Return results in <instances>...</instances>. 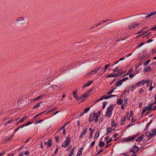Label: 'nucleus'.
Segmentation results:
<instances>
[{
  "instance_id": "obj_33",
  "label": "nucleus",
  "mask_w": 156,
  "mask_h": 156,
  "mask_svg": "<svg viewBox=\"0 0 156 156\" xmlns=\"http://www.w3.org/2000/svg\"><path fill=\"white\" fill-rule=\"evenodd\" d=\"M150 60H148L146 61L144 64V66H146L150 62Z\"/></svg>"
},
{
  "instance_id": "obj_5",
  "label": "nucleus",
  "mask_w": 156,
  "mask_h": 156,
  "mask_svg": "<svg viewBox=\"0 0 156 156\" xmlns=\"http://www.w3.org/2000/svg\"><path fill=\"white\" fill-rule=\"evenodd\" d=\"M156 133V129H152L151 132H147L146 133V136H153Z\"/></svg>"
},
{
  "instance_id": "obj_55",
  "label": "nucleus",
  "mask_w": 156,
  "mask_h": 156,
  "mask_svg": "<svg viewBox=\"0 0 156 156\" xmlns=\"http://www.w3.org/2000/svg\"><path fill=\"white\" fill-rule=\"evenodd\" d=\"M155 14H156V12H152L151 14H149L150 15H151V16H152L153 15H155Z\"/></svg>"
},
{
  "instance_id": "obj_21",
  "label": "nucleus",
  "mask_w": 156,
  "mask_h": 156,
  "mask_svg": "<svg viewBox=\"0 0 156 156\" xmlns=\"http://www.w3.org/2000/svg\"><path fill=\"white\" fill-rule=\"evenodd\" d=\"M83 149V147H81L78 151L77 154L80 155L82 153Z\"/></svg>"
},
{
  "instance_id": "obj_40",
  "label": "nucleus",
  "mask_w": 156,
  "mask_h": 156,
  "mask_svg": "<svg viewBox=\"0 0 156 156\" xmlns=\"http://www.w3.org/2000/svg\"><path fill=\"white\" fill-rule=\"evenodd\" d=\"M39 107V103H37V105L34 106L33 108L34 109H35L36 108Z\"/></svg>"
},
{
  "instance_id": "obj_43",
  "label": "nucleus",
  "mask_w": 156,
  "mask_h": 156,
  "mask_svg": "<svg viewBox=\"0 0 156 156\" xmlns=\"http://www.w3.org/2000/svg\"><path fill=\"white\" fill-rule=\"evenodd\" d=\"M134 25L135 26V27H136L137 26H140L141 24H140V23H134Z\"/></svg>"
},
{
  "instance_id": "obj_7",
  "label": "nucleus",
  "mask_w": 156,
  "mask_h": 156,
  "mask_svg": "<svg viewBox=\"0 0 156 156\" xmlns=\"http://www.w3.org/2000/svg\"><path fill=\"white\" fill-rule=\"evenodd\" d=\"M138 150L139 147L135 145L130 151V152L133 153H135L138 151Z\"/></svg>"
},
{
  "instance_id": "obj_35",
  "label": "nucleus",
  "mask_w": 156,
  "mask_h": 156,
  "mask_svg": "<svg viewBox=\"0 0 156 156\" xmlns=\"http://www.w3.org/2000/svg\"><path fill=\"white\" fill-rule=\"evenodd\" d=\"M135 25H134V24H133V25H130L129 27V28L130 29H131L133 28H136L135 26Z\"/></svg>"
},
{
  "instance_id": "obj_2",
  "label": "nucleus",
  "mask_w": 156,
  "mask_h": 156,
  "mask_svg": "<svg viewBox=\"0 0 156 156\" xmlns=\"http://www.w3.org/2000/svg\"><path fill=\"white\" fill-rule=\"evenodd\" d=\"M101 68V66L99 67L98 68H96L93 69V70H92L91 71L87 73V75L92 76L93 75H94V73H95L98 72L100 70V69Z\"/></svg>"
},
{
  "instance_id": "obj_19",
  "label": "nucleus",
  "mask_w": 156,
  "mask_h": 156,
  "mask_svg": "<svg viewBox=\"0 0 156 156\" xmlns=\"http://www.w3.org/2000/svg\"><path fill=\"white\" fill-rule=\"evenodd\" d=\"M16 20L17 21H23L24 20V17H20L18 18Z\"/></svg>"
},
{
  "instance_id": "obj_30",
  "label": "nucleus",
  "mask_w": 156,
  "mask_h": 156,
  "mask_svg": "<svg viewBox=\"0 0 156 156\" xmlns=\"http://www.w3.org/2000/svg\"><path fill=\"white\" fill-rule=\"evenodd\" d=\"M151 70V69L149 66H148L145 68L144 69V71L146 72H148Z\"/></svg>"
},
{
  "instance_id": "obj_3",
  "label": "nucleus",
  "mask_w": 156,
  "mask_h": 156,
  "mask_svg": "<svg viewBox=\"0 0 156 156\" xmlns=\"http://www.w3.org/2000/svg\"><path fill=\"white\" fill-rule=\"evenodd\" d=\"M70 140V137H69L67 136L66 140L63 143L62 146L64 147H66L69 144Z\"/></svg>"
},
{
  "instance_id": "obj_54",
  "label": "nucleus",
  "mask_w": 156,
  "mask_h": 156,
  "mask_svg": "<svg viewBox=\"0 0 156 156\" xmlns=\"http://www.w3.org/2000/svg\"><path fill=\"white\" fill-rule=\"evenodd\" d=\"M24 154L26 155H29V152L28 151H25L24 152Z\"/></svg>"
},
{
  "instance_id": "obj_56",
  "label": "nucleus",
  "mask_w": 156,
  "mask_h": 156,
  "mask_svg": "<svg viewBox=\"0 0 156 156\" xmlns=\"http://www.w3.org/2000/svg\"><path fill=\"white\" fill-rule=\"evenodd\" d=\"M92 133L93 131H91L90 134V137H89V139L91 138L92 136Z\"/></svg>"
},
{
  "instance_id": "obj_17",
  "label": "nucleus",
  "mask_w": 156,
  "mask_h": 156,
  "mask_svg": "<svg viewBox=\"0 0 156 156\" xmlns=\"http://www.w3.org/2000/svg\"><path fill=\"white\" fill-rule=\"evenodd\" d=\"M45 144H48V147H50L52 145V142L51 140H48V142H45Z\"/></svg>"
},
{
  "instance_id": "obj_32",
  "label": "nucleus",
  "mask_w": 156,
  "mask_h": 156,
  "mask_svg": "<svg viewBox=\"0 0 156 156\" xmlns=\"http://www.w3.org/2000/svg\"><path fill=\"white\" fill-rule=\"evenodd\" d=\"M45 80L46 81H48L50 80H52L51 79V77H48V76H46L45 77Z\"/></svg>"
},
{
  "instance_id": "obj_11",
  "label": "nucleus",
  "mask_w": 156,
  "mask_h": 156,
  "mask_svg": "<svg viewBox=\"0 0 156 156\" xmlns=\"http://www.w3.org/2000/svg\"><path fill=\"white\" fill-rule=\"evenodd\" d=\"M61 85H51V87L53 89H55L57 87L59 88L61 87Z\"/></svg>"
},
{
  "instance_id": "obj_9",
  "label": "nucleus",
  "mask_w": 156,
  "mask_h": 156,
  "mask_svg": "<svg viewBox=\"0 0 156 156\" xmlns=\"http://www.w3.org/2000/svg\"><path fill=\"white\" fill-rule=\"evenodd\" d=\"M87 131V128H86L85 129H84L83 132L81 133L80 136H79L80 138H82L86 133Z\"/></svg>"
},
{
  "instance_id": "obj_61",
  "label": "nucleus",
  "mask_w": 156,
  "mask_h": 156,
  "mask_svg": "<svg viewBox=\"0 0 156 156\" xmlns=\"http://www.w3.org/2000/svg\"><path fill=\"white\" fill-rule=\"evenodd\" d=\"M152 108L151 107H148V108H147V111H149L151 110H152Z\"/></svg>"
},
{
  "instance_id": "obj_27",
  "label": "nucleus",
  "mask_w": 156,
  "mask_h": 156,
  "mask_svg": "<svg viewBox=\"0 0 156 156\" xmlns=\"http://www.w3.org/2000/svg\"><path fill=\"white\" fill-rule=\"evenodd\" d=\"M105 143L103 141H101L99 144V146L101 147H103Z\"/></svg>"
},
{
  "instance_id": "obj_23",
  "label": "nucleus",
  "mask_w": 156,
  "mask_h": 156,
  "mask_svg": "<svg viewBox=\"0 0 156 156\" xmlns=\"http://www.w3.org/2000/svg\"><path fill=\"white\" fill-rule=\"evenodd\" d=\"M28 117L27 116H25L23 117L22 119H21L20 121V122H22L24 120L26 119H27L28 118Z\"/></svg>"
},
{
  "instance_id": "obj_20",
  "label": "nucleus",
  "mask_w": 156,
  "mask_h": 156,
  "mask_svg": "<svg viewBox=\"0 0 156 156\" xmlns=\"http://www.w3.org/2000/svg\"><path fill=\"white\" fill-rule=\"evenodd\" d=\"M115 88H113L111 90L109 91L107 93V95H109L111 94H112L113 91L115 90Z\"/></svg>"
},
{
  "instance_id": "obj_63",
  "label": "nucleus",
  "mask_w": 156,
  "mask_h": 156,
  "mask_svg": "<svg viewBox=\"0 0 156 156\" xmlns=\"http://www.w3.org/2000/svg\"><path fill=\"white\" fill-rule=\"evenodd\" d=\"M125 59V58L124 57H122L119 60V61H121L122 60H124Z\"/></svg>"
},
{
  "instance_id": "obj_29",
  "label": "nucleus",
  "mask_w": 156,
  "mask_h": 156,
  "mask_svg": "<svg viewBox=\"0 0 156 156\" xmlns=\"http://www.w3.org/2000/svg\"><path fill=\"white\" fill-rule=\"evenodd\" d=\"M74 153V148H73L71 150L69 155V156H71L73 155Z\"/></svg>"
},
{
  "instance_id": "obj_12",
  "label": "nucleus",
  "mask_w": 156,
  "mask_h": 156,
  "mask_svg": "<svg viewBox=\"0 0 156 156\" xmlns=\"http://www.w3.org/2000/svg\"><path fill=\"white\" fill-rule=\"evenodd\" d=\"M93 83V81H88L87 82V83L86 84V85H85V86H84L83 87V88L84 87H88L90 85H91L92 83Z\"/></svg>"
},
{
  "instance_id": "obj_16",
  "label": "nucleus",
  "mask_w": 156,
  "mask_h": 156,
  "mask_svg": "<svg viewBox=\"0 0 156 156\" xmlns=\"http://www.w3.org/2000/svg\"><path fill=\"white\" fill-rule=\"evenodd\" d=\"M115 121L114 120H112V122L111 127H116L117 126V124H115Z\"/></svg>"
},
{
  "instance_id": "obj_39",
  "label": "nucleus",
  "mask_w": 156,
  "mask_h": 156,
  "mask_svg": "<svg viewBox=\"0 0 156 156\" xmlns=\"http://www.w3.org/2000/svg\"><path fill=\"white\" fill-rule=\"evenodd\" d=\"M84 98V97H82V95L80 97H79V98L80 99H78V101H79L80 100H81L82 101H83L84 100L83 99Z\"/></svg>"
},
{
  "instance_id": "obj_4",
  "label": "nucleus",
  "mask_w": 156,
  "mask_h": 156,
  "mask_svg": "<svg viewBox=\"0 0 156 156\" xmlns=\"http://www.w3.org/2000/svg\"><path fill=\"white\" fill-rule=\"evenodd\" d=\"M138 135H133V136H129L126 138L122 140L123 141H126V142H129L130 141L134 139Z\"/></svg>"
},
{
  "instance_id": "obj_14",
  "label": "nucleus",
  "mask_w": 156,
  "mask_h": 156,
  "mask_svg": "<svg viewBox=\"0 0 156 156\" xmlns=\"http://www.w3.org/2000/svg\"><path fill=\"white\" fill-rule=\"evenodd\" d=\"M106 131H107V134L108 135L110 133L112 132V129L110 128L107 127L106 129Z\"/></svg>"
},
{
  "instance_id": "obj_45",
  "label": "nucleus",
  "mask_w": 156,
  "mask_h": 156,
  "mask_svg": "<svg viewBox=\"0 0 156 156\" xmlns=\"http://www.w3.org/2000/svg\"><path fill=\"white\" fill-rule=\"evenodd\" d=\"M95 140L93 141L90 144V145L91 146V147H93L95 144Z\"/></svg>"
},
{
  "instance_id": "obj_46",
  "label": "nucleus",
  "mask_w": 156,
  "mask_h": 156,
  "mask_svg": "<svg viewBox=\"0 0 156 156\" xmlns=\"http://www.w3.org/2000/svg\"><path fill=\"white\" fill-rule=\"evenodd\" d=\"M103 99H105L109 98L108 96H107L106 95H104L103 96Z\"/></svg>"
},
{
  "instance_id": "obj_57",
  "label": "nucleus",
  "mask_w": 156,
  "mask_h": 156,
  "mask_svg": "<svg viewBox=\"0 0 156 156\" xmlns=\"http://www.w3.org/2000/svg\"><path fill=\"white\" fill-rule=\"evenodd\" d=\"M126 117H124L123 118H122V122H125V120H126Z\"/></svg>"
},
{
  "instance_id": "obj_42",
  "label": "nucleus",
  "mask_w": 156,
  "mask_h": 156,
  "mask_svg": "<svg viewBox=\"0 0 156 156\" xmlns=\"http://www.w3.org/2000/svg\"><path fill=\"white\" fill-rule=\"evenodd\" d=\"M14 135L13 134L11 135L10 136H9L8 139H7V140L8 141L9 140L11 139H12L13 137L14 136Z\"/></svg>"
},
{
  "instance_id": "obj_48",
  "label": "nucleus",
  "mask_w": 156,
  "mask_h": 156,
  "mask_svg": "<svg viewBox=\"0 0 156 156\" xmlns=\"http://www.w3.org/2000/svg\"><path fill=\"white\" fill-rule=\"evenodd\" d=\"M103 23L102 22V21H101V22H100V23H99V24L95 25V26H94L93 28H94V27H97L98 26L100 25H101V24Z\"/></svg>"
},
{
  "instance_id": "obj_38",
  "label": "nucleus",
  "mask_w": 156,
  "mask_h": 156,
  "mask_svg": "<svg viewBox=\"0 0 156 156\" xmlns=\"http://www.w3.org/2000/svg\"><path fill=\"white\" fill-rule=\"evenodd\" d=\"M128 79V77H126L124 78H123L122 79H121V80H122V82H123V81H125L127 80Z\"/></svg>"
},
{
  "instance_id": "obj_50",
  "label": "nucleus",
  "mask_w": 156,
  "mask_h": 156,
  "mask_svg": "<svg viewBox=\"0 0 156 156\" xmlns=\"http://www.w3.org/2000/svg\"><path fill=\"white\" fill-rule=\"evenodd\" d=\"M134 75H135L134 74H129V76L130 78H132L134 77Z\"/></svg>"
},
{
  "instance_id": "obj_58",
  "label": "nucleus",
  "mask_w": 156,
  "mask_h": 156,
  "mask_svg": "<svg viewBox=\"0 0 156 156\" xmlns=\"http://www.w3.org/2000/svg\"><path fill=\"white\" fill-rule=\"evenodd\" d=\"M150 30H156V26H155V27H152V28H151Z\"/></svg>"
},
{
  "instance_id": "obj_8",
  "label": "nucleus",
  "mask_w": 156,
  "mask_h": 156,
  "mask_svg": "<svg viewBox=\"0 0 156 156\" xmlns=\"http://www.w3.org/2000/svg\"><path fill=\"white\" fill-rule=\"evenodd\" d=\"M144 137V135H141L140 136L138 137L137 139L136 140V142H140L143 139Z\"/></svg>"
},
{
  "instance_id": "obj_60",
  "label": "nucleus",
  "mask_w": 156,
  "mask_h": 156,
  "mask_svg": "<svg viewBox=\"0 0 156 156\" xmlns=\"http://www.w3.org/2000/svg\"><path fill=\"white\" fill-rule=\"evenodd\" d=\"M144 44V43H140V45H139L138 47L139 48H140L141 46L143 45Z\"/></svg>"
},
{
  "instance_id": "obj_49",
  "label": "nucleus",
  "mask_w": 156,
  "mask_h": 156,
  "mask_svg": "<svg viewBox=\"0 0 156 156\" xmlns=\"http://www.w3.org/2000/svg\"><path fill=\"white\" fill-rule=\"evenodd\" d=\"M135 89V87L134 85H132V87H131V89H130L131 90L133 91L134 90V89Z\"/></svg>"
},
{
  "instance_id": "obj_15",
  "label": "nucleus",
  "mask_w": 156,
  "mask_h": 156,
  "mask_svg": "<svg viewBox=\"0 0 156 156\" xmlns=\"http://www.w3.org/2000/svg\"><path fill=\"white\" fill-rule=\"evenodd\" d=\"M100 133V131L98 132V133L96 132L94 137V139H98V138L99 137V133Z\"/></svg>"
},
{
  "instance_id": "obj_31",
  "label": "nucleus",
  "mask_w": 156,
  "mask_h": 156,
  "mask_svg": "<svg viewBox=\"0 0 156 156\" xmlns=\"http://www.w3.org/2000/svg\"><path fill=\"white\" fill-rule=\"evenodd\" d=\"M88 93H87V92L84 94H82V97H84V98H87L88 96Z\"/></svg>"
},
{
  "instance_id": "obj_59",
  "label": "nucleus",
  "mask_w": 156,
  "mask_h": 156,
  "mask_svg": "<svg viewBox=\"0 0 156 156\" xmlns=\"http://www.w3.org/2000/svg\"><path fill=\"white\" fill-rule=\"evenodd\" d=\"M110 146V145L109 144H107L106 145H105V148H107L109 147Z\"/></svg>"
},
{
  "instance_id": "obj_6",
  "label": "nucleus",
  "mask_w": 156,
  "mask_h": 156,
  "mask_svg": "<svg viewBox=\"0 0 156 156\" xmlns=\"http://www.w3.org/2000/svg\"><path fill=\"white\" fill-rule=\"evenodd\" d=\"M96 114L95 113L91 114L90 115L89 118V122H91L94 121L96 118Z\"/></svg>"
},
{
  "instance_id": "obj_36",
  "label": "nucleus",
  "mask_w": 156,
  "mask_h": 156,
  "mask_svg": "<svg viewBox=\"0 0 156 156\" xmlns=\"http://www.w3.org/2000/svg\"><path fill=\"white\" fill-rule=\"evenodd\" d=\"M147 107H145L142 110L141 114H143L147 110Z\"/></svg>"
},
{
  "instance_id": "obj_24",
  "label": "nucleus",
  "mask_w": 156,
  "mask_h": 156,
  "mask_svg": "<svg viewBox=\"0 0 156 156\" xmlns=\"http://www.w3.org/2000/svg\"><path fill=\"white\" fill-rule=\"evenodd\" d=\"M33 123H34V121H30L26 123V124H24V125L25 126H27L29 125H30Z\"/></svg>"
},
{
  "instance_id": "obj_41",
  "label": "nucleus",
  "mask_w": 156,
  "mask_h": 156,
  "mask_svg": "<svg viewBox=\"0 0 156 156\" xmlns=\"http://www.w3.org/2000/svg\"><path fill=\"white\" fill-rule=\"evenodd\" d=\"M110 64H107L106 65L105 67L104 68V71H106V69L109 66Z\"/></svg>"
},
{
  "instance_id": "obj_25",
  "label": "nucleus",
  "mask_w": 156,
  "mask_h": 156,
  "mask_svg": "<svg viewBox=\"0 0 156 156\" xmlns=\"http://www.w3.org/2000/svg\"><path fill=\"white\" fill-rule=\"evenodd\" d=\"M39 116V114H37L35 117H34V118L32 119V121H34H34L36 120L37 119V117Z\"/></svg>"
},
{
  "instance_id": "obj_1",
  "label": "nucleus",
  "mask_w": 156,
  "mask_h": 156,
  "mask_svg": "<svg viewBox=\"0 0 156 156\" xmlns=\"http://www.w3.org/2000/svg\"><path fill=\"white\" fill-rule=\"evenodd\" d=\"M113 108L111 105L109 106L108 107V109L106 112V114L105 115L106 117L108 116L109 117V118H110L112 115V112L113 110Z\"/></svg>"
},
{
  "instance_id": "obj_53",
  "label": "nucleus",
  "mask_w": 156,
  "mask_h": 156,
  "mask_svg": "<svg viewBox=\"0 0 156 156\" xmlns=\"http://www.w3.org/2000/svg\"><path fill=\"white\" fill-rule=\"evenodd\" d=\"M112 140V139L111 138H110L109 140H107V143L108 144V143L111 142Z\"/></svg>"
},
{
  "instance_id": "obj_28",
  "label": "nucleus",
  "mask_w": 156,
  "mask_h": 156,
  "mask_svg": "<svg viewBox=\"0 0 156 156\" xmlns=\"http://www.w3.org/2000/svg\"><path fill=\"white\" fill-rule=\"evenodd\" d=\"M90 109V107H87L86 108H85L84 111V113H87V112H88L89 110Z\"/></svg>"
},
{
  "instance_id": "obj_64",
  "label": "nucleus",
  "mask_w": 156,
  "mask_h": 156,
  "mask_svg": "<svg viewBox=\"0 0 156 156\" xmlns=\"http://www.w3.org/2000/svg\"><path fill=\"white\" fill-rule=\"evenodd\" d=\"M150 17H151V15H148V14H147L146 16H145V18L146 19H147L148 18Z\"/></svg>"
},
{
  "instance_id": "obj_44",
  "label": "nucleus",
  "mask_w": 156,
  "mask_h": 156,
  "mask_svg": "<svg viewBox=\"0 0 156 156\" xmlns=\"http://www.w3.org/2000/svg\"><path fill=\"white\" fill-rule=\"evenodd\" d=\"M127 104V99H125L124 101V104L125 106H126Z\"/></svg>"
},
{
  "instance_id": "obj_26",
  "label": "nucleus",
  "mask_w": 156,
  "mask_h": 156,
  "mask_svg": "<svg viewBox=\"0 0 156 156\" xmlns=\"http://www.w3.org/2000/svg\"><path fill=\"white\" fill-rule=\"evenodd\" d=\"M73 97L78 100V99H79V97L77 96V95L76 94V92H74L73 94Z\"/></svg>"
},
{
  "instance_id": "obj_47",
  "label": "nucleus",
  "mask_w": 156,
  "mask_h": 156,
  "mask_svg": "<svg viewBox=\"0 0 156 156\" xmlns=\"http://www.w3.org/2000/svg\"><path fill=\"white\" fill-rule=\"evenodd\" d=\"M14 120L13 119H11L10 120L7 122V123L8 124L10 123L11 122H13L14 121Z\"/></svg>"
},
{
  "instance_id": "obj_18",
  "label": "nucleus",
  "mask_w": 156,
  "mask_h": 156,
  "mask_svg": "<svg viewBox=\"0 0 156 156\" xmlns=\"http://www.w3.org/2000/svg\"><path fill=\"white\" fill-rule=\"evenodd\" d=\"M148 55L146 52L143 53V55H142L141 58L142 59H144L146 57H147Z\"/></svg>"
},
{
  "instance_id": "obj_62",
  "label": "nucleus",
  "mask_w": 156,
  "mask_h": 156,
  "mask_svg": "<svg viewBox=\"0 0 156 156\" xmlns=\"http://www.w3.org/2000/svg\"><path fill=\"white\" fill-rule=\"evenodd\" d=\"M66 134V132L65 129H63V135H65Z\"/></svg>"
},
{
  "instance_id": "obj_34",
  "label": "nucleus",
  "mask_w": 156,
  "mask_h": 156,
  "mask_svg": "<svg viewBox=\"0 0 156 156\" xmlns=\"http://www.w3.org/2000/svg\"><path fill=\"white\" fill-rule=\"evenodd\" d=\"M150 81V80L149 79H148L147 80H143V82L144 83V84L145 83H146L147 84L148 83H149Z\"/></svg>"
},
{
  "instance_id": "obj_51",
  "label": "nucleus",
  "mask_w": 156,
  "mask_h": 156,
  "mask_svg": "<svg viewBox=\"0 0 156 156\" xmlns=\"http://www.w3.org/2000/svg\"><path fill=\"white\" fill-rule=\"evenodd\" d=\"M106 104H107L106 102H104L103 103V106H102L103 108H105Z\"/></svg>"
},
{
  "instance_id": "obj_52",
  "label": "nucleus",
  "mask_w": 156,
  "mask_h": 156,
  "mask_svg": "<svg viewBox=\"0 0 156 156\" xmlns=\"http://www.w3.org/2000/svg\"><path fill=\"white\" fill-rule=\"evenodd\" d=\"M153 88H154L153 87L152 85H151V86H150V87L149 89V91H151L153 89Z\"/></svg>"
},
{
  "instance_id": "obj_13",
  "label": "nucleus",
  "mask_w": 156,
  "mask_h": 156,
  "mask_svg": "<svg viewBox=\"0 0 156 156\" xmlns=\"http://www.w3.org/2000/svg\"><path fill=\"white\" fill-rule=\"evenodd\" d=\"M122 83V80H120L118 81L116 83V86L117 87H119L121 86Z\"/></svg>"
},
{
  "instance_id": "obj_22",
  "label": "nucleus",
  "mask_w": 156,
  "mask_h": 156,
  "mask_svg": "<svg viewBox=\"0 0 156 156\" xmlns=\"http://www.w3.org/2000/svg\"><path fill=\"white\" fill-rule=\"evenodd\" d=\"M122 102L123 100L122 99H119L117 101V103L119 105H121Z\"/></svg>"
},
{
  "instance_id": "obj_10",
  "label": "nucleus",
  "mask_w": 156,
  "mask_h": 156,
  "mask_svg": "<svg viewBox=\"0 0 156 156\" xmlns=\"http://www.w3.org/2000/svg\"><path fill=\"white\" fill-rule=\"evenodd\" d=\"M144 84V83L143 82V80L142 81H140L138 82H137L136 84V85L137 86H139L141 85H143Z\"/></svg>"
},
{
  "instance_id": "obj_37",
  "label": "nucleus",
  "mask_w": 156,
  "mask_h": 156,
  "mask_svg": "<svg viewBox=\"0 0 156 156\" xmlns=\"http://www.w3.org/2000/svg\"><path fill=\"white\" fill-rule=\"evenodd\" d=\"M119 74V73H118L117 74H111V77H115L117 76Z\"/></svg>"
}]
</instances>
